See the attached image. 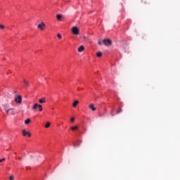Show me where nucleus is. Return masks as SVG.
<instances>
[{
    "label": "nucleus",
    "mask_w": 180,
    "mask_h": 180,
    "mask_svg": "<svg viewBox=\"0 0 180 180\" xmlns=\"http://www.w3.org/2000/svg\"><path fill=\"white\" fill-rule=\"evenodd\" d=\"M72 33H73L75 36H77V34H79V30L77 27H73L72 28Z\"/></svg>",
    "instance_id": "f257e3e1"
},
{
    "label": "nucleus",
    "mask_w": 180,
    "mask_h": 180,
    "mask_svg": "<svg viewBox=\"0 0 180 180\" xmlns=\"http://www.w3.org/2000/svg\"><path fill=\"white\" fill-rule=\"evenodd\" d=\"M6 112L7 115H11L12 116H15V115H16V112H15V110H13V108L6 110Z\"/></svg>",
    "instance_id": "f03ea898"
},
{
    "label": "nucleus",
    "mask_w": 180,
    "mask_h": 180,
    "mask_svg": "<svg viewBox=\"0 0 180 180\" xmlns=\"http://www.w3.org/2000/svg\"><path fill=\"white\" fill-rule=\"evenodd\" d=\"M37 108H38L39 112H41V111L43 110V106H41V105H39V104H37V103H35V104L33 105L32 109L36 110V109H37Z\"/></svg>",
    "instance_id": "7ed1b4c3"
},
{
    "label": "nucleus",
    "mask_w": 180,
    "mask_h": 180,
    "mask_svg": "<svg viewBox=\"0 0 180 180\" xmlns=\"http://www.w3.org/2000/svg\"><path fill=\"white\" fill-rule=\"evenodd\" d=\"M15 102L16 103H22V96H16L15 98Z\"/></svg>",
    "instance_id": "20e7f679"
},
{
    "label": "nucleus",
    "mask_w": 180,
    "mask_h": 180,
    "mask_svg": "<svg viewBox=\"0 0 180 180\" xmlns=\"http://www.w3.org/2000/svg\"><path fill=\"white\" fill-rule=\"evenodd\" d=\"M103 43L105 46H112V41L110 39H103Z\"/></svg>",
    "instance_id": "39448f33"
},
{
    "label": "nucleus",
    "mask_w": 180,
    "mask_h": 180,
    "mask_svg": "<svg viewBox=\"0 0 180 180\" xmlns=\"http://www.w3.org/2000/svg\"><path fill=\"white\" fill-rule=\"evenodd\" d=\"M22 135L26 137V136H27V137H31L32 136V134H30V132L27 131L26 130L23 129L22 130Z\"/></svg>",
    "instance_id": "423d86ee"
},
{
    "label": "nucleus",
    "mask_w": 180,
    "mask_h": 180,
    "mask_svg": "<svg viewBox=\"0 0 180 180\" xmlns=\"http://www.w3.org/2000/svg\"><path fill=\"white\" fill-rule=\"evenodd\" d=\"M37 27L39 30H43L46 27V24H44V22H41L38 25Z\"/></svg>",
    "instance_id": "0eeeda50"
},
{
    "label": "nucleus",
    "mask_w": 180,
    "mask_h": 180,
    "mask_svg": "<svg viewBox=\"0 0 180 180\" xmlns=\"http://www.w3.org/2000/svg\"><path fill=\"white\" fill-rule=\"evenodd\" d=\"M89 109L92 110L93 112H95V110H96V108H95V105L92 103L89 105Z\"/></svg>",
    "instance_id": "6e6552de"
},
{
    "label": "nucleus",
    "mask_w": 180,
    "mask_h": 180,
    "mask_svg": "<svg viewBox=\"0 0 180 180\" xmlns=\"http://www.w3.org/2000/svg\"><path fill=\"white\" fill-rule=\"evenodd\" d=\"M39 103H46V98L45 97H41L39 100Z\"/></svg>",
    "instance_id": "1a4fd4ad"
},
{
    "label": "nucleus",
    "mask_w": 180,
    "mask_h": 180,
    "mask_svg": "<svg viewBox=\"0 0 180 180\" xmlns=\"http://www.w3.org/2000/svg\"><path fill=\"white\" fill-rule=\"evenodd\" d=\"M85 50V47H84V46H80L79 48H78V51L79 53H82V51Z\"/></svg>",
    "instance_id": "9d476101"
},
{
    "label": "nucleus",
    "mask_w": 180,
    "mask_h": 180,
    "mask_svg": "<svg viewBox=\"0 0 180 180\" xmlns=\"http://www.w3.org/2000/svg\"><path fill=\"white\" fill-rule=\"evenodd\" d=\"M79 103V101H77V100L75 101L72 104L73 108H77V105H78Z\"/></svg>",
    "instance_id": "9b49d317"
},
{
    "label": "nucleus",
    "mask_w": 180,
    "mask_h": 180,
    "mask_svg": "<svg viewBox=\"0 0 180 180\" xmlns=\"http://www.w3.org/2000/svg\"><path fill=\"white\" fill-rule=\"evenodd\" d=\"M56 18L58 20H61V18H63V15L61 14H58L56 15Z\"/></svg>",
    "instance_id": "f8f14e48"
},
{
    "label": "nucleus",
    "mask_w": 180,
    "mask_h": 180,
    "mask_svg": "<svg viewBox=\"0 0 180 180\" xmlns=\"http://www.w3.org/2000/svg\"><path fill=\"white\" fill-rule=\"evenodd\" d=\"M122 112H123V110L122 109V108H119L117 110V114L119 115V113H122Z\"/></svg>",
    "instance_id": "ddd939ff"
},
{
    "label": "nucleus",
    "mask_w": 180,
    "mask_h": 180,
    "mask_svg": "<svg viewBox=\"0 0 180 180\" xmlns=\"http://www.w3.org/2000/svg\"><path fill=\"white\" fill-rule=\"evenodd\" d=\"M31 122V120L30 119H27L25 121V124H29V123H30Z\"/></svg>",
    "instance_id": "4468645a"
},
{
    "label": "nucleus",
    "mask_w": 180,
    "mask_h": 180,
    "mask_svg": "<svg viewBox=\"0 0 180 180\" xmlns=\"http://www.w3.org/2000/svg\"><path fill=\"white\" fill-rule=\"evenodd\" d=\"M70 129H71V130H72L74 131L77 130V129H78V127L77 126L72 127Z\"/></svg>",
    "instance_id": "2eb2a0df"
},
{
    "label": "nucleus",
    "mask_w": 180,
    "mask_h": 180,
    "mask_svg": "<svg viewBox=\"0 0 180 180\" xmlns=\"http://www.w3.org/2000/svg\"><path fill=\"white\" fill-rule=\"evenodd\" d=\"M23 82L25 84V85H26V86H29V82L27 81H26L25 79L23 80Z\"/></svg>",
    "instance_id": "dca6fc26"
},
{
    "label": "nucleus",
    "mask_w": 180,
    "mask_h": 180,
    "mask_svg": "<svg viewBox=\"0 0 180 180\" xmlns=\"http://www.w3.org/2000/svg\"><path fill=\"white\" fill-rule=\"evenodd\" d=\"M96 56L97 57H102V52H97Z\"/></svg>",
    "instance_id": "f3484780"
},
{
    "label": "nucleus",
    "mask_w": 180,
    "mask_h": 180,
    "mask_svg": "<svg viewBox=\"0 0 180 180\" xmlns=\"http://www.w3.org/2000/svg\"><path fill=\"white\" fill-rule=\"evenodd\" d=\"M50 125H51L50 122H47V123L46 124V125H45V127H46V129H49V127H50Z\"/></svg>",
    "instance_id": "a211bd4d"
},
{
    "label": "nucleus",
    "mask_w": 180,
    "mask_h": 180,
    "mask_svg": "<svg viewBox=\"0 0 180 180\" xmlns=\"http://www.w3.org/2000/svg\"><path fill=\"white\" fill-rule=\"evenodd\" d=\"M0 29L1 30H4V29H5V25L0 24Z\"/></svg>",
    "instance_id": "6ab92c4d"
},
{
    "label": "nucleus",
    "mask_w": 180,
    "mask_h": 180,
    "mask_svg": "<svg viewBox=\"0 0 180 180\" xmlns=\"http://www.w3.org/2000/svg\"><path fill=\"white\" fill-rule=\"evenodd\" d=\"M57 37H58L59 39H61L63 37L61 36V34H58Z\"/></svg>",
    "instance_id": "aec40b11"
},
{
    "label": "nucleus",
    "mask_w": 180,
    "mask_h": 180,
    "mask_svg": "<svg viewBox=\"0 0 180 180\" xmlns=\"http://www.w3.org/2000/svg\"><path fill=\"white\" fill-rule=\"evenodd\" d=\"M9 179H10V180H14L13 176L11 175V176H10Z\"/></svg>",
    "instance_id": "412c9836"
},
{
    "label": "nucleus",
    "mask_w": 180,
    "mask_h": 180,
    "mask_svg": "<svg viewBox=\"0 0 180 180\" xmlns=\"http://www.w3.org/2000/svg\"><path fill=\"white\" fill-rule=\"evenodd\" d=\"M4 161H5V158L0 159V162H4Z\"/></svg>",
    "instance_id": "4be33fe9"
},
{
    "label": "nucleus",
    "mask_w": 180,
    "mask_h": 180,
    "mask_svg": "<svg viewBox=\"0 0 180 180\" xmlns=\"http://www.w3.org/2000/svg\"><path fill=\"white\" fill-rule=\"evenodd\" d=\"M98 44H99V46H102V42L101 41H98Z\"/></svg>",
    "instance_id": "5701e85b"
},
{
    "label": "nucleus",
    "mask_w": 180,
    "mask_h": 180,
    "mask_svg": "<svg viewBox=\"0 0 180 180\" xmlns=\"http://www.w3.org/2000/svg\"><path fill=\"white\" fill-rule=\"evenodd\" d=\"M74 120H75V118H74V117L70 119V122H74Z\"/></svg>",
    "instance_id": "b1692460"
},
{
    "label": "nucleus",
    "mask_w": 180,
    "mask_h": 180,
    "mask_svg": "<svg viewBox=\"0 0 180 180\" xmlns=\"http://www.w3.org/2000/svg\"><path fill=\"white\" fill-rule=\"evenodd\" d=\"M77 91H81V88L78 87Z\"/></svg>",
    "instance_id": "393cba45"
},
{
    "label": "nucleus",
    "mask_w": 180,
    "mask_h": 180,
    "mask_svg": "<svg viewBox=\"0 0 180 180\" xmlns=\"http://www.w3.org/2000/svg\"><path fill=\"white\" fill-rule=\"evenodd\" d=\"M18 160H22V158H20H20H18Z\"/></svg>",
    "instance_id": "a878e982"
},
{
    "label": "nucleus",
    "mask_w": 180,
    "mask_h": 180,
    "mask_svg": "<svg viewBox=\"0 0 180 180\" xmlns=\"http://www.w3.org/2000/svg\"><path fill=\"white\" fill-rule=\"evenodd\" d=\"M78 82H79V84H81V81L78 80Z\"/></svg>",
    "instance_id": "bb28decb"
}]
</instances>
